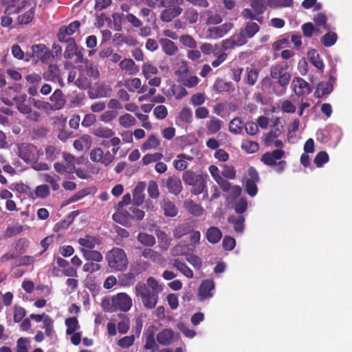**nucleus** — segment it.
<instances>
[{
  "instance_id": "f257e3e1",
  "label": "nucleus",
  "mask_w": 352,
  "mask_h": 352,
  "mask_svg": "<svg viewBox=\"0 0 352 352\" xmlns=\"http://www.w3.org/2000/svg\"><path fill=\"white\" fill-rule=\"evenodd\" d=\"M135 289L136 296L140 298L143 305L147 309H153L157 305L163 286L154 278L149 277L146 284L138 283Z\"/></svg>"
},
{
  "instance_id": "f03ea898",
  "label": "nucleus",
  "mask_w": 352,
  "mask_h": 352,
  "mask_svg": "<svg viewBox=\"0 0 352 352\" xmlns=\"http://www.w3.org/2000/svg\"><path fill=\"white\" fill-rule=\"evenodd\" d=\"M260 28L256 23L247 22L245 26L240 29L239 33H236L222 41L223 49L227 50L244 45L249 39L253 38L258 32Z\"/></svg>"
},
{
  "instance_id": "7ed1b4c3",
  "label": "nucleus",
  "mask_w": 352,
  "mask_h": 352,
  "mask_svg": "<svg viewBox=\"0 0 352 352\" xmlns=\"http://www.w3.org/2000/svg\"><path fill=\"white\" fill-rule=\"evenodd\" d=\"M103 309L108 312L117 311H128L132 307V300L126 293H118L110 298L102 301Z\"/></svg>"
},
{
  "instance_id": "20e7f679",
  "label": "nucleus",
  "mask_w": 352,
  "mask_h": 352,
  "mask_svg": "<svg viewBox=\"0 0 352 352\" xmlns=\"http://www.w3.org/2000/svg\"><path fill=\"white\" fill-rule=\"evenodd\" d=\"M182 179L185 184L192 187L191 192L198 195L205 192L207 185L208 175L197 173L191 170L184 171Z\"/></svg>"
},
{
  "instance_id": "39448f33",
  "label": "nucleus",
  "mask_w": 352,
  "mask_h": 352,
  "mask_svg": "<svg viewBox=\"0 0 352 352\" xmlns=\"http://www.w3.org/2000/svg\"><path fill=\"white\" fill-rule=\"evenodd\" d=\"M109 267L115 271H124L128 266V258L125 252L119 248H113L106 254Z\"/></svg>"
},
{
  "instance_id": "423d86ee",
  "label": "nucleus",
  "mask_w": 352,
  "mask_h": 352,
  "mask_svg": "<svg viewBox=\"0 0 352 352\" xmlns=\"http://www.w3.org/2000/svg\"><path fill=\"white\" fill-rule=\"evenodd\" d=\"M286 153L282 149H275L272 152H267L261 157V161L267 166H274L275 170L280 173L287 166V162L281 160L286 157Z\"/></svg>"
},
{
  "instance_id": "0eeeda50",
  "label": "nucleus",
  "mask_w": 352,
  "mask_h": 352,
  "mask_svg": "<svg viewBox=\"0 0 352 352\" xmlns=\"http://www.w3.org/2000/svg\"><path fill=\"white\" fill-rule=\"evenodd\" d=\"M63 159L65 164L60 162H56L54 164V168L55 171L61 175H65L67 179H74L72 175L76 170V164L81 163V158H75L69 153H64Z\"/></svg>"
},
{
  "instance_id": "6e6552de",
  "label": "nucleus",
  "mask_w": 352,
  "mask_h": 352,
  "mask_svg": "<svg viewBox=\"0 0 352 352\" xmlns=\"http://www.w3.org/2000/svg\"><path fill=\"white\" fill-rule=\"evenodd\" d=\"M144 217V212L133 206H129L128 208H118L117 211L113 214V220L124 226H126L129 219L140 221Z\"/></svg>"
},
{
  "instance_id": "1a4fd4ad",
  "label": "nucleus",
  "mask_w": 352,
  "mask_h": 352,
  "mask_svg": "<svg viewBox=\"0 0 352 352\" xmlns=\"http://www.w3.org/2000/svg\"><path fill=\"white\" fill-rule=\"evenodd\" d=\"M270 76L284 89L287 88L291 80V74L287 71L286 63H276L272 65L270 69Z\"/></svg>"
},
{
  "instance_id": "9d476101",
  "label": "nucleus",
  "mask_w": 352,
  "mask_h": 352,
  "mask_svg": "<svg viewBox=\"0 0 352 352\" xmlns=\"http://www.w3.org/2000/svg\"><path fill=\"white\" fill-rule=\"evenodd\" d=\"M18 155L25 162H34L38 158V150L33 144L23 143L18 145Z\"/></svg>"
},
{
  "instance_id": "9b49d317",
  "label": "nucleus",
  "mask_w": 352,
  "mask_h": 352,
  "mask_svg": "<svg viewBox=\"0 0 352 352\" xmlns=\"http://www.w3.org/2000/svg\"><path fill=\"white\" fill-rule=\"evenodd\" d=\"M248 173L249 177L245 182V190L250 196L254 197L258 192L256 183L259 181L258 174L253 167L248 168Z\"/></svg>"
},
{
  "instance_id": "f8f14e48",
  "label": "nucleus",
  "mask_w": 352,
  "mask_h": 352,
  "mask_svg": "<svg viewBox=\"0 0 352 352\" xmlns=\"http://www.w3.org/2000/svg\"><path fill=\"white\" fill-rule=\"evenodd\" d=\"M90 159L94 162H100L107 166L113 161L114 156L109 151L104 153L102 148H95L90 152Z\"/></svg>"
},
{
  "instance_id": "ddd939ff",
  "label": "nucleus",
  "mask_w": 352,
  "mask_h": 352,
  "mask_svg": "<svg viewBox=\"0 0 352 352\" xmlns=\"http://www.w3.org/2000/svg\"><path fill=\"white\" fill-rule=\"evenodd\" d=\"M214 282L212 279L204 280L199 287L198 296L201 301L211 298L214 295Z\"/></svg>"
},
{
  "instance_id": "4468645a",
  "label": "nucleus",
  "mask_w": 352,
  "mask_h": 352,
  "mask_svg": "<svg viewBox=\"0 0 352 352\" xmlns=\"http://www.w3.org/2000/svg\"><path fill=\"white\" fill-rule=\"evenodd\" d=\"M292 87L294 93L298 96H307L311 91L309 84L300 77H297L292 80Z\"/></svg>"
},
{
  "instance_id": "2eb2a0df",
  "label": "nucleus",
  "mask_w": 352,
  "mask_h": 352,
  "mask_svg": "<svg viewBox=\"0 0 352 352\" xmlns=\"http://www.w3.org/2000/svg\"><path fill=\"white\" fill-rule=\"evenodd\" d=\"M78 243L80 245V252L94 250L97 245L100 244V240L98 237L86 234L78 239Z\"/></svg>"
},
{
  "instance_id": "dca6fc26",
  "label": "nucleus",
  "mask_w": 352,
  "mask_h": 352,
  "mask_svg": "<svg viewBox=\"0 0 352 352\" xmlns=\"http://www.w3.org/2000/svg\"><path fill=\"white\" fill-rule=\"evenodd\" d=\"M164 186H165L169 192L177 195L182 190V181L179 177L172 175L166 179L162 181Z\"/></svg>"
},
{
  "instance_id": "f3484780",
  "label": "nucleus",
  "mask_w": 352,
  "mask_h": 352,
  "mask_svg": "<svg viewBox=\"0 0 352 352\" xmlns=\"http://www.w3.org/2000/svg\"><path fill=\"white\" fill-rule=\"evenodd\" d=\"M1 2L6 8V11L9 14L19 13L25 8L27 5L30 4L27 0H1Z\"/></svg>"
},
{
  "instance_id": "a211bd4d",
  "label": "nucleus",
  "mask_w": 352,
  "mask_h": 352,
  "mask_svg": "<svg viewBox=\"0 0 352 352\" xmlns=\"http://www.w3.org/2000/svg\"><path fill=\"white\" fill-rule=\"evenodd\" d=\"M192 112L188 107H183L175 117V124L182 128L186 127L192 122Z\"/></svg>"
},
{
  "instance_id": "6ab92c4d",
  "label": "nucleus",
  "mask_w": 352,
  "mask_h": 352,
  "mask_svg": "<svg viewBox=\"0 0 352 352\" xmlns=\"http://www.w3.org/2000/svg\"><path fill=\"white\" fill-rule=\"evenodd\" d=\"M25 99L26 96H23L21 100L16 103L18 110L23 114L28 115V118L32 120H37L40 114L37 111L32 110L31 106L25 102Z\"/></svg>"
},
{
  "instance_id": "aec40b11",
  "label": "nucleus",
  "mask_w": 352,
  "mask_h": 352,
  "mask_svg": "<svg viewBox=\"0 0 352 352\" xmlns=\"http://www.w3.org/2000/svg\"><path fill=\"white\" fill-rule=\"evenodd\" d=\"M52 102L51 110L56 111L61 109L65 104L66 99L60 89H56L50 97Z\"/></svg>"
},
{
  "instance_id": "412c9836",
  "label": "nucleus",
  "mask_w": 352,
  "mask_h": 352,
  "mask_svg": "<svg viewBox=\"0 0 352 352\" xmlns=\"http://www.w3.org/2000/svg\"><path fill=\"white\" fill-rule=\"evenodd\" d=\"M194 160L191 155L186 153H179L177 155L176 159L173 162V167L177 170H184L189 166V164Z\"/></svg>"
},
{
  "instance_id": "4be33fe9",
  "label": "nucleus",
  "mask_w": 352,
  "mask_h": 352,
  "mask_svg": "<svg viewBox=\"0 0 352 352\" xmlns=\"http://www.w3.org/2000/svg\"><path fill=\"white\" fill-rule=\"evenodd\" d=\"M175 338V332L171 329H164L156 336V340L158 344L163 346L170 345Z\"/></svg>"
},
{
  "instance_id": "5701e85b",
  "label": "nucleus",
  "mask_w": 352,
  "mask_h": 352,
  "mask_svg": "<svg viewBox=\"0 0 352 352\" xmlns=\"http://www.w3.org/2000/svg\"><path fill=\"white\" fill-rule=\"evenodd\" d=\"M119 66L120 69L129 76L135 75L140 71L139 67L131 58L123 59L120 62Z\"/></svg>"
},
{
  "instance_id": "b1692460",
  "label": "nucleus",
  "mask_w": 352,
  "mask_h": 352,
  "mask_svg": "<svg viewBox=\"0 0 352 352\" xmlns=\"http://www.w3.org/2000/svg\"><path fill=\"white\" fill-rule=\"evenodd\" d=\"M80 25V24L79 21H75L69 24L67 26L60 28L58 33V38L59 41L63 42L65 40L67 39L66 38L67 36L74 34L79 28Z\"/></svg>"
},
{
  "instance_id": "393cba45",
  "label": "nucleus",
  "mask_w": 352,
  "mask_h": 352,
  "mask_svg": "<svg viewBox=\"0 0 352 352\" xmlns=\"http://www.w3.org/2000/svg\"><path fill=\"white\" fill-rule=\"evenodd\" d=\"M76 72L75 70H72L69 72L67 81L69 82H74L75 85L82 89H87L90 86V82L87 78L84 77L83 74H80V76L76 79Z\"/></svg>"
},
{
  "instance_id": "a878e982",
  "label": "nucleus",
  "mask_w": 352,
  "mask_h": 352,
  "mask_svg": "<svg viewBox=\"0 0 352 352\" xmlns=\"http://www.w3.org/2000/svg\"><path fill=\"white\" fill-rule=\"evenodd\" d=\"M182 12V8L179 6H170L163 10L161 13L160 19L164 22H170L174 18L179 16Z\"/></svg>"
},
{
  "instance_id": "bb28decb",
  "label": "nucleus",
  "mask_w": 352,
  "mask_h": 352,
  "mask_svg": "<svg viewBox=\"0 0 352 352\" xmlns=\"http://www.w3.org/2000/svg\"><path fill=\"white\" fill-rule=\"evenodd\" d=\"M144 349L151 350V352H157L159 350V346L155 341L154 328L153 327H150L146 332Z\"/></svg>"
},
{
  "instance_id": "cd10ccee",
  "label": "nucleus",
  "mask_w": 352,
  "mask_h": 352,
  "mask_svg": "<svg viewBox=\"0 0 352 352\" xmlns=\"http://www.w3.org/2000/svg\"><path fill=\"white\" fill-rule=\"evenodd\" d=\"M168 96L174 97L176 100H181L188 95L186 89L180 85H172L167 90Z\"/></svg>"
},
{
  "instance_id": "c85d7f7f",
  "label": "nucleus",
  "mask_w": 352,
  "mask_h": 352,
  "mask_svg": "<svg viewBox=\"0 0 352 352\" xmlns=\"http://www.w3.org/2000/svg\"><path fill=\"white\" fill-rule=\"evenodd\" d=\"M162 49L163 52L168 56L175 55L178 51V47L175 43L168 38H162L160 41Z\"/></svg>"
},
{
  "instance_id": "c756f323",
  "label": "nucleus",
  "mask_w": 352,
  "mask_h": 352,
  "mask_svg": "<svg viewBox=\"0 0 352 352\" xmlns=\"http://www.w3.org/2000/svg\"><path fill=\"white\" fill-rule=\"evenodd\" d=\"M142 255L144 258L157 264H161L164 261V258L160 253L151 248L144 249Z\"/></svg>"
},
{
  "instance_id": "7c9ffc66",
  "label": "nucleus",
  "mask_w": 352,
  "mask_h": 352,
  "mask_svg": "<svg viewBox=\"0 0 352 352\" xmlns=\"http://www.w3.org/2000/svg\"><path fill=\"white\" fill-rule=\"evenodd\" d=\"M184 208L191 214L195 217H200L204 212V209L199 204L194 202L192 200H186L184 204Z\"/></svg>"
},
{
  "instance_id": "2f4dec72",
  "label": "nucleus",
  "mask_w": 352,
  "mask_h": 352,
  "mask_svg": "<svg viewBox=\"0 0 352 352\" xmlns=\"http://www.w3.org/2000/svg\"><path fill=\"white\" fill-rule=\"evenodd\" d=\"M155 233L158 239L160 248L164 251L167 250L170 245L171 239L164 231L160 229H157Z\"/></svg>"
},
{
  "instance_id": "473e14b6",
  "label": "nucleus",
  "mask_w": 352,
  "mask_h": 352,
  "mask_svg": "<svg viewBox=\"0 0 352 352\" xmlns=\"http://www.w3.org/2000/svg\"><path fill=\"white\" fill-rule=\"evenodd\" d=\"M206 237L208 242L215 244L222 238V232L217 227L211 226L207 230Z\"/></svg>"
},
{
  "instance_id": "72a5a7b5",
  "label": "nucleus",
  "mask_w": 352,
  "mask_h": 352,
  "mask_svg": "<svg viewBox=\"0 0 352 352\" xmlns=\"http://www.w3.org/2000/svg\"><path fill=\"white\" fill-rule=\"evenodd\" d=\"M161 206L165 216L173 217L177 214L178 211L175 204L169 199H163Z\"/></svg>"
},
{
  "instance_id": "f704fd0d",
  "label": "nucleus",
  "mask_w": 352,
  "mask_h": 352,
  "mask_svg": "<svg viewBox=\"0 0 352 352\" xmlns=\"http://www.w3.org/2000/svg\"><path fill=\"white\" fill-rule=\"evenodd\" d=\"M78 69L82 72H85L86 74L90 77L96 78L99 76V72L97 67L89 60L85 61V65H79Z\"/></svg>"
},
{
  "instance_id": "c9c22d12",
  "label": "nucleus",
  "mask_w": 352,
  "mask_h": 352,
  "mask_svg": "<svg viewBox=\"0 0 352 352\" xmlns=\"http://www.w3.org/2000/svg\"><path fill=\"white\" fill-rule=\"evenodd\" d=\"M172 264L174 267L188 278H192L193 277L192 270L179 258L172 260Z\"/></svg>"
},
{
  "instance_id": "e433bc0d",
  "label": "nucleus",
  "mask_w": 352,
  "mask_h": 352,
  "mask_svg": "<svg viewBox=\"0 0 352 352\" xmlns=\"http://www.w3.org/2000/svg\"><path fill=\"white\" fill-rule=\"evenodd\" d=\"M91 138L89 135H84L74 142V148L79 151L87 150L91 145Z\"/></svg>"
},
{
  "instance_id": "4c0bfd02",
  "label": "nucleus",
  "mask_w": 352,
  "mask_h": 352,
  "mask_svg": "<svg viewBox=\"0 0 352 352\" xmlns=\"http://www.w3.org/2000/svg\"><path fill=\"white\" fill-rule=\"evenodd\" d=\"M63 42L67 43V47L64 52V57L67 59H71L77 54V52H78L77 45L74 38L69 37Z\"/></svg>"
},
{
  "instance_id": "58836bf2",
  "label": "nucleus",
  "mask_w": 352,
  "mask_h": 352,
  "mask_svg": "<svg viewBox=\"0 0 352 352\" xmlns=\"http://www.w3.org/2000/svg\"><path fill=\"white\" fill-rule=\"evenodd\" d=\"M333 85L330 82H320L315 91V96L321 98L324 96L329 95L333 91Z\"/></svg>"
},
{
  "instance_id": "ea45409f",
  "label": "nucleus",
  "mask_w": 352,
  "mask_h": 352,
  "mask_svg": "<svg viewBox=\"0 0 352 352\" xmlns=\"http://www.w3.org/2000/svg\"><path fill=\"white\" fill-rule=\"evenodd\" d=\"M146 185L144 182H140L135 187L133 191V201L135 204L140 205L143 203L144 199V190Z\"/></svg>"
},
{
  "instance_id": "a19ab883",
  "label": "nucleus",
  "mask_w": 352,
  "mask_h": 352,
  "mask_svg": "<svg viewBox=\"0 0 352 352\" xmlns=\"http://www.w3.org/2000/svg\"><path fill=\"white\" fill-rule=\"evenodd\" d=\"M42 178L44 182L50 185L52 190L57 191L60 188L59 181L60 177L59 175L44 173L42 175Z\"/></svg>"
},
{
  "instance_id": "79ce46f5",
  "label": "nucleus",
  "mask_w": 352,
  "mask_h": 352,
  "mask_svg": "<svg viewBox=\"0 0 352 352\" xmlns=\"http://www.w3.org/2000/svg\"><path fill=\"white\" fill-rule=\"evenodd\" d=\"M307 58L312 65L320 71L324 68V63L318 53L315 50H311L307 53Z\"/></svg>"
},
{
  "instance_id": "37998d69",
  "label": "nucleus",
  "mask_w": 352,
  "mask_h": 352,
  "mask_svg": "<svg viewBox=\"0 0 352 352\" xmlns=\"http://www.w3.org/2000/svg\"><path fill=\"white\" fill-rule=\"evenodd\" d=\"M222 121L215 117L211 118L208 122L207 126V134L208 135L217 133L221 128Z\"/></svg>"
},
{
  "instance_id": "c03bdc74",
  "label": "nucleus",
  "mask_w": 352,
  "mask_h": 352,
  "mask_svg": "<svg viewBox=\"0 0 352 352\" xmlns=\"http://www.w3.org/2000/svg\"><path fill=\"white\" fill-rule=\"evenodd\" d=\"M141 80L139 78H131L126 79L123 85L130 92H138V89L140 88Z\"/></svg>"
},
{
  "instance_id": "a18cd8bd",
  "label": "nucleus",
  "mask_w": 352,
  "mask_h": 352,
  "mask_svg": "<svg viewBox=\"0 0 352 352\" xmlns=\"http://www.w3.org/2000/svg\"><path fill=\"white\" fill-rule=\"evenodd\" d=\"M138 241L143 245L153 247L156 243L155 238L145 232H140L137 236Z\"/></svg>"
},
{
  "instance_id": "49530a36",
  "label": "nucleus",
  "mask_w": 352,
  "mask_h": 352,
  "mask_svg": "<svg viewBox=\"0 0 352 352\" xmlns=\"http://www.w3.org/2000/svg\"><path fill=\"white\" fill-rule=\"evenodd\" d=\"M35 14V8L31 7L27 12L18 16L17 22L20 25H26L30 23Z\"/></svg>"
},
{
  "instance_id": "de8ad7c7",
  "label": "nucleus",
  "mask_w": 352,
  "mask_h": 352,
  "mask_svg": "<svg viewBox=\"0 0 352 352\" xmlns=\"http://www.w3.org/2000/svg\"><path fill=\"white\" fill-rule=\"evenodd\" d=\"M179 81L184 87L193 88L199 84L200 80L196 76L185 75L180 78Z\"/></svg>"
},
{
  "instance_id": "09e8293b",
  "label": "nucleus",
  "mask_w": 352,
  "mask_h": 352,
  "mask_svg": "<svg viewBox=\"0 0 352 352\" xmlns=\"http://www.w3.org/2000/svg\"><path fill=\"white\" fill-rule=\"evenodd\" d=\"M228 221L234 225V228L235 232L238 233H243L244 230V221L245 218L243 216H232L229 218Z\"/></svg>"
},
{
  "instance_id": "8fccbe9b",
  "label": "nucleus",
  "mask_w": 352,
  "mask_h": 352,
  "mask_svg": "<svg viewBox=\"0 0 352 352\" xmlns=\"http://www.w3.org/2000/svg\"><path fill=\"white\" fill-rule=\"evenodd\" d=\"M82 256L85 260L91 262L99 263L103 259L102 254L99 251L94 250L83 251Z\"/></svg>"
},
{
  "instance_id": "3c124183",
  "label": "nucleus",
  "mask_w": 352,
  "mask_h": 352,
  "mask_svg": "<svg viewBox=\"0 0 352 352\" xmlns=\"http://www.w3.org/2000/svg\"><path fill=\"white\" fill-rule=\"evenodd\" d=\"M93 133L98 138H110L114 135L115 132L107 126H98L94 129Z\"/></svg>"
},
{
  "instance_id": "603ef678",
  "label": "nucleus",
  "mask_w": 352,
  "mask_h": 352,
  "mask_svg": "<svg viewBox=\"0 0 352 352\" xmlns=\"http://www.w3.org/2000/svg\"><path fill=\"white\" fill-rule=\"evenodd\" d=\"M32 56L36 59L43 60L47 53V48L44 44L33 45L32 47Z\"/></svg>"
},
{
  "instance_id": "864d4df0",
  "label": "nucleus",
  "mask_w": 352,
  "mask_h": 352,
  "mask_svg": "<svg viewBox=\"0 0 352 352\" xmlns=\"http://www.w3.org/2000/svg\"><path fill=\"white\" fill-rule=\"evenodd\" d=\"M142 71L146 79H149L153 75L158 73L157 67L150 62H146L142 65Z\"/></svg>"
},
{
  "instance_id": "5fc2aeb1",
  "label": "nucleus",
  "mask_w": 352,
  "mask_h": 352,
  "mask_svg": "<svg viewBox=\"0 0 352 352\" xmlns=\"http://www.w3.org/2000/svg\"><path fill=\"white\" fill-rule=\"evenodd\" d=\"M327 31L328 32L321 38V43L324 46L329 47L333 46L336 43L338 35L336 33L330 31V30Z\"/></svg>"
},
{
  "instance_id": "6e6d98bb",
  "label": "nucleus",
  "mask_w": 352,
  "mask_h": 352,
  "mask_svg": "<svg viewBox=\"0 0 352 352\" xmlns=\"http://www.w3.org/2000/svg\"><path fill=\"white\" fill-rule=\"evenodd\" d=\"M160 144V142L157 136L154 134H152L148 138L147 140L143 143L142 146V150L148 151L157 148Z\"/></svg>"
},
{
  "instance_id": "4d7b16f0",
  "label": "nucleus",
  "mask_w": 352,
  "mask_h": 352,
  "mask_svg": "<svg viewBox=\"0 0 352 352\" xmlns=\"http://www.w3.org/2000/svg\"><path fill=\"white\" fill-rule=\"evenodd\" d=\"M119 124L124 128H130L136 124L135 118L129 113H124L120 116Z\"/></svg>"
},
{
  "instance_id": "13d9d810",
  "label": "nucleus",
  "mask_w": 352,
  "mask_h": 352,
  "mask_svg": "<svg viewBox=\"0 0 352 352\" xmlns=\"http://www.w3.org/2000/svg\"><path fill=\"white\" fill-rule=\"evenodd\" d=\"M243 128V123L241 118H235L229 124V131L234 134H240Z\"/></svg>"
},
{
  "instance_id": "bf43d9fd",
  "label": "nucleus",
  "mask_w": 352,
  "mask_h": 352,
  "mask_svg": "<svg viewBox=\"0 0 352 352\" xmlns=\"http://www.w3.org/2000/svg\"><path fill=\"white\" fill-rule=\"evenodd\" d=\"M232 87L230 82H226L222 79H217L213 85V89L217 92L228 91Z\"/></svg>"
},
{
  "instance_id": "052dcab7",
  "label": "nucleus",
  "mask_w": 352,
  "mask_h": 352,
  "mask_svg": "<svg viewBox=\"0 0 352 352\" xmlns=\"http://www.w3.org/2000/svg\"><path fill=\"white\" fill-rule=\"evenodd\" d=\"M65 323L67 327L66 333L67 335L73 334L80 327L78 320L76 317L67 318Z\"/></svg>"
},
{
  "instance_id": "680f3d73",
  "label": "nucleus",
  "mask_w": 352,
  "mask_h": 352,
  "mask_svg": "<svg viewBox=\"0 0 352 352\" xmlns=\"http://www.w3.org/2000/svg\"><path fill=\"white\" fill-rule=\"evenodd\" d=\"M121 320L118 323V330L120 333H126L129 329L130 319L124 314H120Z\"/></svg>"
},
{
  "instance_id": "e2e57ef3",
  "label": "nucleus",
  "mask_w": 352,
  "mask_h": 352,
  "mask_svg": "<svg viewBox=\"0 0 352 352\" xmlns=\"http://www.w3.org/2000/svg\"><path fill=\"white\" fill-rule=\"evenodd\" d=\"M50 194V189L48 185L41 184L36 187L34 190V195L36 198L45 199Z\"/></svg>"
},
{
  "instance_id": "0e129e2a",
  "label": "nucleus",
  "mask_w": 352,
  "mask_h": 352,
  "mask_svg": "<svg viewBox=\"0 0 352 352\" xmlns=\"http://www.w3.org/2000/svg\"><path fill=\"white\" fill-rule=\"evenodd\" d=\"M327 17L325 14L320 12L318 13L314 17V22L318 27H322L326 30H330V26L327 24Z\"/></svg>"
},
{
  "instance_id": "69168bd1",
  "label": "nucleus",
  "mask_w": 352,
  "mask_h": 352,
  "mask_svg": "<svg viewBox=\"0 0 352 352\" xmlns=\"http://www.w3.org/2000/svg\"><path fill=\"white\" fill-rule=\"evenodd\" d=\"M241 148L248 153H254L258 150L259 146L256 142L244 140L242 142Z\"/></svg>"
},
{
  "instance_id": "338daca9",
  "label": "nucleus",
  "mask_w": 352,
  "mask_h": 352,
  "mask_svg": "<svg viewBox=\"0 0 352 352\" xmlns=\"http://www.w3.org/2000/svg\"><path fill=\"white\" fill-rule=\"evenodd\" d=\"M223 34L219 26L212 27L207 30L206 32V38L208 39H219L223 37Z\"/></svg>"
},
{
  "instance_id": "774afa93",
  "label": "nucleus",
  "mask_w": 352,
  "mask_h": 352,
  "mask_svg": "<svg viewBox=\"0 0 352 352\" xmlns=\"http://www.w3.org/2000/svg\"><path fill=\"white\" fill-rule=\"evenodd\" d=\"M329 160V155L326 151L319 152L314 158V164L318 168L322 167Z\"/></svg>"
}]
</instances>
